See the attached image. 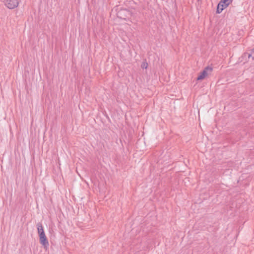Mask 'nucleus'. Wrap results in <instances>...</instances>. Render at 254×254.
Segmentation results:
<instances>
[{"mask_svg": "<svg viewBox=\"0 0 254 254\" xmlns=\"http://www.w3.org/2000/svg\"><path fill=\"white\" fill-rule=\"evenodd\" d=\"M37 227L39 235L40 243L45 248L47 249L49 247V244L44 231L43 227L40 223L37 224Z\"/></svg>", "mask_w": 254, "mask_h": 254, "instance_id": "obj_1", "label": "nucleus"}, {"mask_svg": "<svg viewBox=\"0 0 254 254\" xmlns=\"http://www.w3.org/2000/svg\"><path fill=\"white\" fill-rule=\"evenodd\" d=\"M118 16L122 19L129 20L131 16V13L128 10L125 9L119 11L118 13Z\"/></svg>", "mask_w": 254, "mask_h": 254, "instance_id": "obj_2", "label": "nucleus"}, {"mask_svg": "<svg viewBox=\"0 0 254 254\" xmlns=\"http://www.w3.org/2000/svg\"><path fill=\"white\" fill-rule=\"evenodd\" d=\"M5 5L9 9H14L18 5V0H4Z\"/></svg>", "mask_w": 254, "mask_h": 254, "instance_id": "obj_3", "label": "nucleus"}, {"mask_svg": "<svg viewBox=\"0 0 254 254\" xmlns=\"http://www.w3.org/2000/svg\"><path fill=\"white\" fill-rule=\"evenodd\" d=\"M212 71V68L209 66H207L200 73V75L197 77V80H200L204 79L208 74V72H211Z\"/></svg>", "mask_w": 254, "mask_h": 254, "instance_id": "obj_4", "label": "nucleus"}, {"mask_svg": "<svg viewBox=\"0 0 254 254\" xmlns=\"http://www.w3.org/2000/svg\"><path fill=\"white\" fill-rule=\"evenodd\" d=\"M225 8H226V7L222 6L220 4H218L217 8V13H220L222 11V10Z\"/></svg>", "mask_w": 254, "mask_h": 254, "instance_id": "obj_5", "label": "nucleus"}, {"mask_svg": "<svg viewBox=\"0 0 254 254\" xmlns=\"http://www.w3.org/2000/svg\"><path fill=\"white\" fill-rule=\"evenodd\" d=\"M218 4H220L222 6H224L226 7L229 5L228 3H226L225 1L223 2V0H221Z\"/></svg>", "mask_w": 254, "mask_h": 254, "instance_id": "obj_6", "label": "nucleus"}, {"mask_svg": "<svg viewBox=\"0 0 254 254\" xmlns=\"http://www.w3.org/2000/svg\"><path fill=\"white\" fill-rule=\"evenodd\" d=\"M148 66V64L146 62H143L141 65V67L142 68L146 69Z\"/></svg>", "mask_w": 254, "mask_h": 254, "instance_id": "obj_7", "label": "nucleus"}, {"mask_svg": "<svg viewBox=\"0 0 254 254\" xmlns=\"http://www.w3.org/2000/svg\"><path fill=\"white\" fill-rule=\"evenodd\" d=\"M248 57L249 58L252 57V59L254 60V48L252 50V53L251 54H249Z\"/></svg>", "mask_w": 254, "mask_h": 254, "instance_id": "obj_8", "label": "nucleus"}, {"mask_svg": "<svg viewBox=\"0 0 254 254\" xmlns=\"http://www.w3.org/2000/svg\"><path fill=\"white\" fill-rule=\"evenodd\" d=\"M224 1L230 4L232 2V0H223V2Z\"/></svg>", "mask_w": 254, "mask_h": 254, "instance_id": "obj_9", "label": "nucleus"}]
</instances>
